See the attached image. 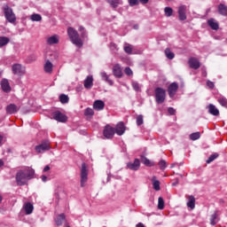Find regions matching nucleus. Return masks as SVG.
Wrapping results in <instances>:
<instances>
[{"mask_svg": "<svg viewBox=\"0 0 227 227\" xmlns=\"http://www.w3.org/2000/svg\"><path fill=\"white\" fill-rule=\"evenodd\" d=\"M34 176L35 169L33 168L20 170L16 174V183L20 186L26 185L27 184V181L31 180Z\"/></svg>", "mask_w": 227, "mask_h": 227, "instance_id": "1", "label": "nucleus"}, {"mask_svg": "<svg viewBox=\"0 0 227 227\" xmlns=\"http://www.w3.org/2000/svg\"><path fill=\"white\" fill-rule=\"evenodd\" d=\"M67 35L72 43H74V45H76V47L79 48L82 47V40L79 38V33L77 32V30H75L74 27H68Z\"/></svg>", "mask_w": 227, "mask_h": 227, "instance_id": "2", "label": "nucleus"}, {"mask_svg": "<svg viewBox=\"0 0 227 227\" xmlns=\"http://www.w3.org/2000/svg\"><path fill=\"white\" fill-rule=\"evenodd\" d=\"M154 97L158 104H164V102L166 101V90L160 87H157L154 90Z\"/></svg>", "mask_w": 227, "mask_h": 227, "instance_id": "3", "label": "nucleus"}, {"mask_svg": "<svg viewBox=\"0 0 227 227\" xmlns=\"http://www.w3.org/2000/svg\"><path fill=\"white\" fill-rule=\"evenodd\" d=\"M4 17H5L6 20H8V22H11L12 24H13V22H15V20H17V17L15 16V13H13V10L12 8H10V6H8V4H5L4 6Z\"/></svg>", "mask_w": 227, "mask_h": 227, "instance_id": "4", "label": "nucleus"}, {"mask_svg": "<svg viewBox=\"0 0 227 227\" xmlns=\"http://www.w3.org/2000/svg\"><path fill=\"white\" fill-rule=\"evenodd\" d=\"M80 176H81V181H80L81 187H85L86 183L88 182V167L84 162L82 163Z\"/></svg>", "mask_w": 227, "mask_h": 227, "instance_id": "5", "label": "nucleus"}, {"mask_svg": "<svg viewBox=\"0 0 227 227\" xmlns=\"http://www.w3.org/2000/svg\"><path fill=\"white\" fill-rule=\"evenodd\" d=\"M12 70L14 75H19L20 77L26 74V67H22V64H13Z\"/></svg>", "mask_w": 227, "mask_h": 227, "instance_id": "6", "label": "nucleus"}, {"mask_svg": "<svg viewBox=\"0 0 227 227\" xmlns=\"http://www.w3.org/2000/svg\"><path fill=\"white\" fill-rule=\"evenodd\" d=\"M115 129L114 128L111 127L110 125H106L103 131V136L106 139H113L114 137Z\"/></svg>", "mask_w": 227, "mask_h": 227, "instance_id": "7", "label": "nucleus"}, {"mask_svg": "<svg viewBox=\"0 0 227 227\" xmlns=\"http://www.w3.org/2000/svg\"><path fill=\"white\" fill-rule=\"evenodd\" d=\"M52 116L53 120H56V121H60L61 123H65L68 120V117L59 111L54 112Z\"/></svg>", "mask_w": 227, "mask_h": 227, "instance_id": "8", "label": "nucleus"}, {"mask_svg": "<svg viewBox=\"0 0 227 227\" xmlns=\"http://www.w3.org/2000/svg\"><path fill=\"white\" fill-rule=\"evenodd\" d=\"M176 91H178V83L172 82L168 87V93L170 97V98H173L175 95H176Z\"/></svg>", "mask_w": 227, "mask_h": 227, "instance_id": "9", "label": "nucleus"}, {"mask_svg": "<svg viewBox=\"0 0 227 227\" xmlns=\"http://www.w3.org/2000/svg\"><path fill=\"white\" fill-rule=\"evenodd\" d=\"M49 150H51V145L49 142H43V144L35 146L37 153H43V152H47Z\"/></svg>", "mask_w": 227, "mask_h": 227, "instance_id": "10", "label": "nucleus"}, {"mask_svg": "<svg viewBox=\"0 0 227 227\" xmlns=\"http://www.w3.org/2000/svg\"><path fill=\"white\" fill-rule=\"evenodd\" d=\"M127 168L128 169H131V171H137V169L141 168V161L139 160V159H135L133 163L129 162L127 164Z\"/></svg>", "mask_w": 227, "mask_h": 227, "instance_id": "11", "label": "nucleus"}, {"mask_svg": "<svg viewBox=\"0 0 227 227\" xmlns=\"http://www.w3.org/2000/svg\"><path fill=\"white\" fill-rule=\"evenodd\" d=\"M114 129L117 136H123L125 134V131L127 130V128L125 127V123L121 121L117 123Z\"/></svg>", "mask_w": 227, "mask_h": 227, "instance_id": "12", "label": "nucleus"}, {"mask_svg": "<svg viewBox=\"0 0 227 227\" xmlns=\"http://www.w3.org/2000/svg\"><path fill=\"white\" fill-rule=\"evenodd\" d=\"M187 12V6L181 5L178 8V15H179V20H186L187 15L185 14Z\"/></svg>", "mask_w": 227, "mask_h": 227, "instance_id": "13", "label": "nucleus"}, {"mask_svg": "<svg viewBox=\"0 0 227 227\" xmlns=\"http://www.w3.org/2000/svg\"><path fill=\"white\" fill-rule=\"evenodd\" d=\"M190 68H193V70H198L200 67H201V64L200 63V60L196 58H190L189 61Z\"/></svg>", "mask_w": 227, "mask_h": 227, "instance_id": "14", "label": "nucleus"}, {"mask_svg": "<svg viewBox=\"0 0 227 227\" xmlns=\"http://www.w3.org/2000/svg\"><path fill=\"white\" fill-rule=\"evenodd\" d=\"M1 88L4 93H10L12 91V87L10 86V82L7 79H3L1 81Z\"/></svg>", "mask_w": 227, "mask_h": 227, "instance_id": "15", "label": "nucleus"}, {"mask_svg": "<svg viewBox=\"0 0 227 227\" xmlns=\"http://www.w3.org/2000/svg\"><path fill=\"white\" fill-rule=\"evenodd\" d=\"M113 74L115 77H118V79L122 77L123 73L121 72V67L120 66V64H116L114 66Z\"/></svg>", "mask_w": 227, "mask_h": 227, "instance_id": "16", "label": "nucleus"}, {"mask_svg": "<svg viewBox=\"0 0 227 227\" xmlns=\"http://www.w3.org/2000/svg\"><path fill=\"white\" fill-rule=\"evenodd\" d=\"M5 111L7 114H15V113L19 112V107L15 104H10L6 106Z\"/></svg>", "mask_w": 227, "mask_h": 227, "instance_id": "17", "label": "nucleus"}, {"mask_svg": "<svg viewBox=\"0 0 227 227\" xmlns=\"http://www.w3.org/2000/svg\"><path fill=\"white\" fill-rule=\"evenodd\" d=\"M104 107H106V103L100 99L96 100L93 104V109L96 111H103Z\"/></svg>", "mask_w": 227, "mask_h": 227, "instance_id": "18", "label": "nucleus"}, {"mask_svg": "<svg viewBox=\"0 0 227 227\" xmlns=\"http://www.w3.org/2000/svg\"><path fill=\"white\" fill-rule=\"evenodd\" d=\"M83 86L86 90L93 88V76H87L83 82Z\"/></svg>", "mask_w": 227, "mask_h": 227, "instance_id": "19", "label": "nucleus"}, {"mask_svg": "<svg viewBox=\"0 0 227 227\" xmlns=\"http://www.w3.org/2000/svg\"><path fill=\"white\" fill-rule=\"evenodd\" d=\"M188 208H191V210H194L196 208V198H194L193 195L188 196V202H187Z\"/></svg>", "mask_w": 227, "mask_h": 227, "instance_id": "20", "label": "nucleus"}, {"mask_svg": "<svg viewBox=\"0 0 227 227\" xmlns=\"http://www.w3.org/2000/svg\"><path fill=\"white\" fill-rule=\"evenodd\" d=\"M207 25L209 26V27H211V29H213L214 31H217V29H219V23H217V21H215L214 19H209L207 20Z\"/></svg>", "mask_w": 227, "mask_h": 227, "instance_id": "21", "label": "nucleus"}, {"mask_svg": "<svg viewBox=\"0 0 227 227\" xmlns=\"http://www.w3.org/2000/svg\"><path fill=\"white\" fill-rule=\"evenodd\" d=\"M208 114L213 116H219V109H217L213 104H210L208 106Z\"/></svg>", "mask_w": 227, "mask_h": 227, "instance_id": "22", "label": "nucleus"}, {"mask_svg": "<svg viewBox=\"0 0 227 227\" xmlns=\"http://www.w3.org/2000/svg\"><path fill=\"white\" fill-rule=\"evenodd\" d=\"M108 4L112 6L114 10L120 6V4H123V2L121 0H106Z\"/></svg>", "mask_w": 227, "mask_h": 227, "instance_id": "23", "label": "nucleus"}, {"mask_svg": "<svg viewBox=\"0 0 227 227\" xmlns=\"http://www.w3.org/2000/svg\"><path fill=\"white\" fill-rule=\"evenodd\" d=\"M56 43H59V37L58 35H52L47 39L48 45H54Z\"/></svg>", "mask_w": 227, "mask_h": 227, "instance_id": "24", "label": "nucleus"}, {"mask_svg": "<svg viewBox=\"0 0 227 227\" xmlns=\"http://www.w3.org/2000/svg\"><path fill=\"white\" fill-rule=\"evenodd\" d=\"M43 68L45 74H52L53 65L51 63V60H46Z\"/></svg>", "mask_w": 227, "mask_h": 227, "instance_id": "25", "label": "nucleus"}, {"mask_svg": "<svg viewBox=\"0 0 227 227\" xmlns=\"http://www.w3.org/2000/svg\"><path fill=\"white\" fill-rule=\"evenodd\" d=\"M24 210L27 214V215H29L30 214H33L34 207L31 202H27L24 205Z\"/></svg>", "mask_w": 227, "mask_h": 227, "instance_id": "26", "label": "nucleus"}, {"mask_svg": "<svg viewBox=\"0 0 227 227\" xmlns=\"http://www.w3.org/2000/svg\"><path fill=\"white\" fill-rule=\"evenodd\" d=\"M152 183L154 191H160V182L157 180L156 176L152 177Z\"/></svg>", "mask_w": 227, "mask_h": 227, "instance_id": "27", "label": "nucleus"}, {"mask_svg": "<svg viewBox=\"0 0 227 227\" xmlns=\"http://www.w3.org/2000/svg\"><path fill=\"white\" fill-rule=\"evenodd\" d=\"M218 12L220 13V15H223V17H227V6L220 4L218 5Z\"/></svg>", "mask_w": 227, "mask_h": 227, "instance_id": "28", "label": "nucleus"}, {"mask_svg": "<svg viewBox=\"0 0 227 227\" xmlns=\"http://www.w3.org/2000/svg\"><path fill=\"white\" fill-rule=\"evenodd\" d=\"M209 221L212 226H215V224H217V222L219 221V219L217 218V211H215L214 215H210Z\"/></svg>", "mask_w": 227, "mask_h": 227, "instance_id": "29", "label": "nucleus"}, {"mask_svg": "<svg viewBox=\"0 0 227 227\" xmlns=\"http://www.w3.org/2000/svg\"><path fill=\"white\" fill-rule=\"evenodd\" d=\"M64 221H65V214H60V215L55 219V222H56L57 226H61V224H63Z\"/></svg>", "mask_w": 227, "mask_h": 227, "instance_id": "30", "label": "nucleus"}, {"mask_svg": "<svg viewBox=\"0 0 227 227\" xmlns=\"http://www.w3.org/2000/svg\"><path fill=\"white\" fill-rule=\"evenodd\" d=\"M141 162L142 164H145V166H148L149 168H152V166L154 165L150 160H148V158L145 156L141 157Z\"/></svg>", "mask_w": 227, "mask_h": 227, "instance_id": "31", "label": "nucleus"}, {"mask_svg": "<svg viewBox=\"0 0 227 227\" xmlns=\"http://www.w3.org/2000/svg\"><path fill=\"white\" fill-rule=\"evenodd\" d=\"M8 43H10V38L0 36V47H4V45H8Z\"/></svg>", "mask_w": 227, "mask_h": 227, "instance_id": "32", "label": "nucleus"}, {"mask_svg": "<svg viewBox=\"0 0 227 227\" xmlns=\"http://www.w3.org/2000/svg\"><path fill=\"white\" fill-rule=\"evenodd\" d=\"M218 103L220 106H222V107H225L227 109V98H224V96L218 98Z\"/></svg>", "mask_w": 227, "mask_h": 227, "instance_id": "33", "label": "nucleus"}, {"mask_svg": "<svg viewBox=\"0 0 227 227\" xmlns=\"http://www.w3.org/2000/svg\"><path fill=\"white\" fill-rule=\"evenodd\" d=\"M101 77H102V79H104V81L108 82V84H110V86H113V84H114L113 80L109 79V75H107L106 73H101Z\"/></svg>", "mask_w": 227, "mask_h": 227, "instance_id": "34", "label": "nucleus"}, {"mask_svg": "<svg viewBox=\"0 0 227 227\" xmlns=\"http://www.w3.org/2000/svg\"><path fill=\"white\" fill-rule=\"evenodd\" d=\"M32 22H40L42 20V15L34 13L30 16Z\"/></svg>", "mask_w": 227, "mask_h": 227, "instance_id": "35", "label": "nucleus"}, {"mask_svg": "<svg viewBox=\"0 0 227 227\" xmlns=\"http://www.w3.org/2000/svg\"><path fill=\"white\" fill-rule=\"evenodd\" d=\"M217 157H219V153H217L211 154L208 157V159L207 160V164H210V162H214V160H215V159H217Z\"/></svg>", "mask_w": 227, "mask_h": 227, "instance_id": "36", "label": "nucleus"}, {"mask_svg": "<svg viewBox=\"0 0 227 227\" xmlns=\"http://www.w3.org/2000/svg\"><path fill=\"white\" fill-rule=\"evenodd\" d=\"M201 137V134L200 132L192 133L190 135V139L192 141H197V139H200Z\"/></svg>", "mask_w": 227, "mask_h": 227, "instance_id": "37", "label": "nucleus"}, {"mask_svg": "<svg viewBox=\"0 0 227 227\" xmlns=\"http://www.w3.org/2000/svg\"><path fill=\"white\" fill-rule=\"evenodd\" d=\"M68 100H70V98L67 95L61 94L59 96V101L61 104H68Z\"/></svg>", "mask_w": 227, "mask_h": 227, "instance_id": "38", "label": "nucleus"}, {"mask_svg": "<svg viewBox=\"0 0 227 227\" xmlns=\"http://www.w3.org/2000/svg\"><path fill=\"white\" fill-rule=\"evenodd\" d=\"M165 54L168 59H173L175 58V53L171 52V50H169V48H167L165 50Z\"/></svg>", "mask_w": 227, "mask_h": 227, "instance_id": "39", "label": "nucleus"}, {"mask_svg": "<svg viewBox=\"0 0 227 227\" xmlns=\"http://www.w3.org/2000/svg\"><path fill=\"white\" fill-rule=\"evenodd\" d=\"M158 208L159 210H164V199L162 197L158 199Z\"/></svg>", "mask_w": 227, "mask_h": 227, "instance_id": "40", "label": "nucleus"}, {"mask_svg": "<svg viewBox=\"0 0 227 227\" xmlns=\"http://www.w3.org/2000/svg\"><path fill=\"white\" fill-rule=\"evenodd\" d=\"M164 12L166 17H171L173 15V9L171 7H165Z\"/></svg>", "mask_w": 227, "mask_h": 227, "instance_id": "41", "label": "nucleus"}, {"mask_svg": "<svg viewBox=\"0 0 227 227\" xmlns=\"http://www.w3.org/2000/svg\"><path fill=\"white\" fill-rule=\"evenodd\" d=\"M158 166H159L160 169H162V170L166 169V168L168 167L166 160H160L158 163Z\"/></svg>", "mask_w": 227, "mask_h": 227, "instance_id": "42", "label": "nucleus"}, {"mask_svg": "<svg viewBox=\"0 0 227 227\" xmlns=\"http://www.w3.org/2000/svg\"><path fill=\"white\" fill-rule=\"evenodd\" d=\"M132 45L128 44L124 47V52H126V54H132Z\"/></svg>", "mask_w": 227, "mask_h": 227, "instance_id": "43", "label": "nucleus"}, {"mask_svg": "<svg viewBox=\"0 0 227 227\" xmlns=\"http://www.w3.org/2000/svg\"><path fill=\"white\" fill-rule=\"evenodd\" d=\"M85 116H93L95 114V112L92 108H87L84 112Z\"/></svg>", "mask_w": 227, "mask_h": 227, "instance_id": "44", "label": "nucleus"}, {"mask_svg": "<svg viewBox=\"0 0 227 227\" xmlns=\"http://www.w3.org/2000/svg\"><path fill=\"white\" fill-rule=\"evenodd\" d=\"M144 121H143V115H138L137 117V125H138V127H140V125H143Z\"/></svg>", "mask_w": 227, "mask_h": 227, "instance_id": "45", "label": "nucleus"}, {"mask_svg": "<svg viewBox=\"0 0 227 227\" xmlns=\"http://www.w3.org/2000/svg\"><path fill=\"white\" fill-rule=\"evenodd\" d=\"M129 6H137L139 4V0H129Z\"/></svg>", "mask_w": 227, "mask_h": 227, "instance_id": "46", "label": "nucleus"}, {"mask_svg": "<svg viewBox=\"0 0 227 227\" xmlns=\"http://www.w3.org/2000/svg\"><path fill=\"white\" fill-rule=\"evenodd\" d=\"M124 73L126 74V75H129V76H130V75H133V72H132V69H130V67H126L125 69H124Z\"/></svg>", "mask_w": 227, "mask_h": 227, "instance_id": "47", "label": "nucleus"}, {"mask_svg": "<svg viewBox=\"0 0 227 227\" xmlns=\"http://www.w3.org/2000/svg\"><path fill=\"white\" fill-rule=\"evenodd\" d=\"M132 88L133 90H135V91H139V83H137V82H132Z\"/></svg>", "mask_w": 227, "mask_h": 227, "instance_id": "48", "label": "nucleus"}, {"mask_svg": "<svg viewBox=\"0 0 227 227\" xmlns=\"http://www.w3.org/2000/svg\"><path fill=\"white\" fill-rule=\"evenodd\" d=\"M110 49L112 51H118V46L114 43H110Z\"/></svg>", "mask_w": 227, "mask_h": 227, "instance_id": "49", "label": "nucleus"}, {"mask_svg": "<svg viewBox=\"0 0 227 227\" xmlns=\"http://www.w3.org/2000/svg\"><path fill=\"white\" fill-rule=\"evenodd\" d=\"M168 113L170 114L171 116H173L175 114V113H176V110H175V108H173V107H168Z\"/></svg>", "mask_w": 227, "mask_h": 227, "instance_id": "50", "label": "nucleus"}, {"mask_svg": "<svg viewBox=\"0 0 227 227\" xmlns=\"http://www.w3.org/2000/svg\"><path fill=\"white\" fill-rule=\"evenodd\" d=\"M207 86L210 90H214L215 84H214L213 82L207 81Z\"/></svg>", "mask_w": 227, "mask_h": 227, "instance_id": "51", "label": "nucleus"}, {"mask_svg": "<svg viewBox=\"0 0 227 227\" xmlns=\"http://www.w3.org/2000/svg\"><path fill=\"white\" fill-rule=\"evenodd\" d=\"M81 36H82V38H86V36H88V35H86V30H83V31L81 33Z\"/></svg>", "mask_w": 227, "mask_h": 227, "instance_id": "52", "label": "nucleus"}, {"mask_svg": "<svg viewBox=\"0 0 227 227\" xmlns=\"http://www.w3.org/2000/svg\"><path fill=\"white\" fill-rule=\"evenodd\" d=\"M51 169V167L49 165L45 166L43 168V173H46V171H49Z\"/></svg>", "mask_w": 227, "mask_h": 227, "instance_id": "53", "label": "nucleus"}, {"mask_svg": "<svg viewBox=\"0 0 227 227\" xmlns=\"http://www.w3.org/2000/svg\"><path fill=\"white\" fill-rule=\"evenodd\" d=\"M149 1L150 0H139V3H141L142 4H147Z\"/></svg>", "mask_w": 227, "mask_h": 227, "instance_id": "54", "label": "nucleus"}, {"mask_svg": "<svg viewBox=\"0 0 227 227\" xmlns=\"http://www.w3.org/2000/svg\"><path fill=\"white\" fill-rule=\"evenodd\" d=\"M178 184H179L178 178H176V181L172 184V185L173 186L178 185Z\"/></svg>", "mask_w": 227, "mask_h": 227, "instance_id": "55", "label": "nucleus"}, {"mask_svg": "<svg viewBox=\"0 0 227 227\" xmlns=\"http://www.w3.org/2000/svg\"><path fill=\"white\" fill-rule=\"evenodd\" d=\"M41 178L43 182H47V176H42Z\"/></svg>", "mask_w": 227, "mask_h": 227, "instance_id": "56", "label": "nucleus"}, {"mask_svg": "<svg viewBox=\"0 0 227 227\" xmlns=\"http://www.w3.org/2000/svg\"><path fill=\"white\" fill-rule=\"evenodd\" d=\"M78 31H80L81 33L84 31V27H79Z\"/></svg>", "mask_w": 227, "mask_h": 227, "instance_id": "57", "label": "nucleus"}, {"mask_svg": "<svg viewBox=\"0 0 227 227\" xmlns=\"http://www.w3.org/2000/svg\"><path fill=\"white\" fill-rule=\"evenodd\" d=\"M3 166H4V161H3V160H0V168H3Z\"/></svg>", "mask_w": 227, "mask_h": 227, "instance_id": "58", "label": "nucleus"}, {"mask_svg": "<svg viewBox=\"0 0 227 227\" xmlns=\"http://www.w3.org/2000/svg\"><path fill=\"white\" fill-rule=\"evenodd\" d=\"M219 203H221V204H224V200L220 199V200H219Z\"/></svg>", "mask_w": 227, "mask_h": 227, "instance_id": "59", "label": "nucleus"}, {"mask_svg": "<svg viewBox=\"0 0 227 227\" xmlns=\"http://www.w3.org/2000/svg\"><path fill=\"white\" fill-rule=\"evenodd\" d=\"M2 143H3V136L0 135V146Z\"/></svg>", "mask_w": 227, "mask_h": 227, "instance_id": "60", "label": "nucleus"}, {"mask_svg": "<svg viewBox=\"0 0 227 227\" xmlns=\"http://www.w3.org/2000/svg\"><path fill=\"white\" fill-rule=\"evenodd\" d=\"M0 203H3V195L0 194Z\"/></svg>", "mask_w": 227, "mask_h": 227, "instance_id": "61", "label": "nucleus"}, {"mask_svg": "<svg viewBox=\"0 0 227 227\" xmlns=\"http://www.w3.org/2000/svg\"><path fill=\"white\" fill-rule=\"evenodd\" d=\"M170 168H175V163H172Z\"/></svg>", "mask_w": 227, "mask_h": 227, "instance_id": "62", "label": "nucleus"}, {"mask_svg": "<svg viewBox=\"0 0 227 227\" xmlns=\"http://www.w3.org/2000/svg\"><path fill=\"white\" fill-rule=\"evenodd\" d=\"M134 28H135V29H137V26H135Z\"/></svg>", "mask_w": 227, "mask_h": 227, "instance_id": "63", "label": "nucleus"}, {"mask_svg": "<svg viewBox=\"0 0 227 227\" xmlns=\"http://www.w3.org/2000/svg\"><path fill=\"white\" fill-rule=\"evenodd\" d=\"M181 178H184V175H180Z\"/></svg>", "mask_w": 227, "mask_h": 227, "instance_id": "64", "label": "nucleus"}]
</instances>
